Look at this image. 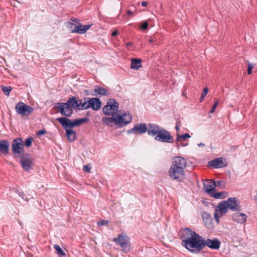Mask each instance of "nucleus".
Segmentation results:
<instances>
[{
    "mask_svg": "<svg viewBox=\"0 0 257 257\" xmlns=\"http://www.w3.org/2000/svg\"><path fill=\"white\" fill-rule=\"evenodd\" d=\"M94 92L102 96H108L110 94L107 89L97 85L95 86Z\"/></svg>",
    "mask_w": 257,
    "mask_h": 257,
    "instance_id": "obj_27",
    "label": "nucleus"
},
{
    "mask_svg": "<svg viewBox=\"0 0 257 257\" xmlns=\"http://www.w3.org/2000/svg\"><path fill=\"white\" fill-rule=\"evenodd\" d=\"M221 242L217 238L213 239L207 238L205 239L204 238V249L206 246L214 250H217L220 248Z\"/></svg>",
    "mask_w": 257,
    "mask_h": 257,
    "instance_id": "obj_14",
    "label": "nucleus"
},
{
    "mask_svg": "<svg viewBox=\"0 0 257 257\" xmlns=\"http://www.w3.org/2000/svg\"><path fill=\"white\" fill-rule=\"evenodd\" d=\"M92 25V24L82 25L80 23H76V26L74 27V29L72 30V33H77L79 34H84Z\"/></svg>",
    "mask_w": 257,
    "mask_h": 257,
    "instance_id": "obj_17",
    "label": "nucleus"
},
{
    "mask_svg": "<svg viewBox=\"0 0 257 257\" xmlns=\"http://www.w3.org/2000/svg\"><path fill=\"white\" fill-rule=\"evenodd\" d=\"M247 73L248 75H250L252 73V69L254 67V65L251 64L248 60L247 61Z\"/></svg>",
    "mask_w": 257,
    "mask_h": 257,
    "instance_id": "obj_37",
    "label": "nucleus"
},
{
    "mask_svg": "<svg viewBox=\"0 0 257 257\" xmlns=\"http://www.w3.org/2000/svg\"><path fill=\"white\" fill-rule=\"evenodd\" d=\"M238 148V146H232L230 148V151H234Z\"/></svg>",
    "mask_w": 257,
    "mask_h": 257,
    "instance_id": "obj_47",
    "label": "nucleus"
},
{
    "mask_svg": "<svg viewBox=\"0 0 257 257\" xmlns=\"http://www.w3.org/2000/svg\"><path fill=\"white\" fill-rule=\"evenodd\" d=\"M10 144L7 140L0 141V152L4 155H8L9 152Z\"/></svg>",
    "mask_w": 257,
    "mask_h": 257,
    "instance_id": "obj_22",
    "label": "nucleus"
},
{
    "mask_svg": "<svg viewBox=\"0 0 257 257\" xmlns=\"http://www.w3.org/2000/svg\"><path fill=\"white\" fill-rule=\"evenodd\" d=\"M70 20L72 21L71 22H75L76 23H80V21L76 18H71Z\"/></svg>",
    "mask_w": 257,
    "mask_h": 257,
    "instance_id": "obj_45",
    "label": "nucleus"
},
{
    "mask_svg": "<svg viewBox=\"0 0 257 257\" xmlns=\"http://www.w3.org/2000/svg\"><path fill=\"white\" fill-rule=\"evenodd\" d=\"M47 133L46 130L45 128L39 130L38 132L36 133V137L40 138L41 136L44 135Z\"/></svg>",
    "mask_w": 257,
    "mask_h": 257,
    "instance_id": "obj_35",
    "label": "nucleus"
},
{
    "mask_svg": "<svg viewBox=\"0 0 257 257\" xmlns=\"http://www.w3.org/2000/svg\"><path fill=\"white\" fill-rule=\"evenodd\" d=\"M188 143H183L182 142H181L180 144H179L180 146H182V147H185V146H188Z\"/></svg>",
    "mask_w": 257,
    "mask_h": 257,
    "instance_id": "obj_50",
    "label": "nucleus"
},
{
    "mask_svg": "<svg viewBox=\"0 0 257 257\" xmlns=\"http://www.w3.org/2000/svg\"><path fill=\"white\" fill-rule=\"evenodd\" d=\"M182 245L193 253H198L204 249V238L189 227L181 228L179 232Z\"/></svg>",
    "mask_w": 257,
    "mask_h": 257,
    "instance_id": "obj_1",
    "label": "nucleus"
},
{
    "mask_svg": "<svg viewBox=\"0 0 257 257\" xmlns=\"http://www.w3.org/2000/svg\"><path fill=\"white\" fill-rule=\"evenodd\" d=\"M118 34V31L117 30H115L112 32L111 33V36L112 37H115Z\"/></svg>",
    "mask_w": 257,
    "mask_h": 257,
    "instance_id": "obj_48",
    "label": "nucleus"
},
{
    "mask_svg": "<svg viewBox=\"0 0 257 257\" xmlns=\"http://www.w3.org/2000/svg\"><path fill=\"white\" fill-rule=\"evenodd\" d=\"M218 103H219V101L218 100H216L214 102V103L213 106H212L211 109L209 111V113H213L214 112V111L215 110V109H216L217 106L218 104Z\"/></svg>",
    "mask_w": 257,
    "mask_h": 257,
    "instance_id": "obj_40",
    "label": "nucleus"
},
{
    "mask_svg": "<svg viewBox=\"0 0 257 257\" xmlns=\"http://www.w3.org/2000/svg\"><path fill=\"white\" fill-rule=\"evenodd\" d=\"M54 248H55L57 253L58 254L60 257L66 256V255L65 252L59 245L57 244H54Z\"/></svg>",
    "mask_w": 257,
    "mask_h": 257,
    "instance_id": "obj_29",
    "label": "nucleus"
},
{
    "mask_svg": "<svg viewBox=\"0 0 257 257\" xmlns=\"http://www.w3.org/2000/svg\"><path fill=\"white\" fill-rule=\"evenodd\" d=\"M15 109L17 113L22 116H28L32 112V107L22 102H18Z\"/></svg>",
    "mask_w": 257,
    "mask_h": 257,
    "instance_id": "obj_12",
    "label": "nucleus"
},
{
    "mask_svg": "<svg viewBox=\"0 0 257 257\" xmlns=\"http://www.w3.org/2000/svg\"><path fill=\"white\" fill-rule=\"evenodd\" d=\"M191 137L190 135L188 133H185L182 135H179L177 134L176 138V147L178 149L180 148L179 142L181 141H185L187 139Z\"/></svg>",
    "mask_w": 257,
    "mask_h": 257,
    "instance_id": "obj_25",
    "label": "nucleus"
},
{
    "mask_svg": "<svg viewBox=\"0 0 257 257\" xmlns=\"http://www.w3.org/2000/svg\"><path fill=\"white\" fill-rule=\"evenodd\" d=\"M141 5L143 7H146L148 5V3L146 1H143L141 3Z\"/></svg>",
    "mask_w": 257,
    "mask_h": 257,
    "instance_id": "obj_49",
    "label": "nucleus"
},
{
    "mask_svg": "<svg viewBox=\"0 0 257 257\" xmlns=\"http://www.w3.org/2000/svg\"><path fill=\"white\" fill-rule=\"evenodd\" d=\"M228 207L226 200L221 201L215 208V211L219 212L220 216H222L227 212Z\"/></svg>",
    "mask_w": 257,
    "mask_h": 257,
    "instance_id": "obj_20",
    "label": "nucleus"
},
{
    "mask_svg": "<svg viewBox=\"0 0 257 257\" xmlns=\"http://www.w3.org/2000/svg\"><path fill=\"white\" fill-rule=\"evenodd\" d=\"M226 182L224 181L217 180V187L220 188L221 189H224L225 188Z\"/></svg>",
    "mask_w": 257,
    "mask_h": 257,
    "instance_id": "obj_36",
    "label": "nucleus"
},
{
    "mask_svg": "<svg viewBox=\"0 0 257 257\" xmlns=\"http://www.w3.org/2000/svg\"><path fill=\"white\" fill-rule=\"evenodd\" d=\"M181 126V122L180 121H177L175 126V130L177 132H179L180 129L179 127Z\"/></svg>",
    "mask_w": 257,
    "mask_h": 257,
    "instance_id": "obj_44",
    "label": "nucleus"
},
{
    "mask_svg": "<svg viewBox=\"0 0 257 257\" xmlns=\"http://www.w3.org/2000/svg\"><path fill=\"white\" fill-rule=\"evenodd\" d=\"M169 174L170 178L173 180H176L177 182H181L185 178L184 170L177 168L176 166H171L169 170Z\"/></svg>",
    "mask_w": 257,
    "mask_h": 257,
    "instance_id": "obj_9",
    "label": "nucleus"
},
{
    "mask_svg": "<svg viewBox=\"0 0 257 257\" xmlns=\"http://www.w3.org/2000/svg\"><path fill=\"white\" fill-rule=\"evenodd\" d=\"M21 163L22 168L26 171H29L31 168L32 161L30 155L25 154L21 156Z\"/></svg>",
    "mask_w": 257,
    "mask_h": 257,
    "instance_id": "obj_16",
    "label": "nucleus"
},
{
    "mask_svg": "<svg viewBox=\"0 0 257 257\" xmlns=\"http://www.w3.org/2000/svg\"><path fill=\"white\" fill-rule=\"evenodd\" d=\"M32 143V137H30L27 138L25 142H24V144L27 147H29L31 146Z\"/></svg>",
    "mask_w": 257,
    "mask_h": 257,
    "instance_id": "obj_38",
    "label": "nucleus"
},
{
    "mask_svg": "<svg viewBox=\"0 0 257 257\" xmlns=\"http://www.w3.org/2000/svg\"><path fill=\"white\" fill-rule=\"evenodd\" d=\"M211 181V183L212 185V186H213L214 188H215L216 187H217V181H215L213 180H206V181Z\"/></svg>",
    "mask_w": 257,
    "mask_h": 257,
    "instance_id": "obj_43",
    "label": "nucleus"
},
{
    "mask_svg": "<svg viewBox=\"0 0 257 257\" xmlns=\"http://www.w3.org/2000/svg\"><path fill=\"white\" fill-rule=\"evenodd\" d=\"M228 209L233 211L240 212L241 211V206L238 202L237 197H230L226 200Z\"/></svg>",
    "mask_w": 257,
    "mask_h": 257,
    "instance_id": "obj_15",
    "label": "nucleus"
},
{
    "mask_svg": "<svg viewBox=\"0 0 257 257\" xmlns=\"http://www.w3.org/2000/svg\"><path fill=\"white\" fill-rule=\"evenodd\" d=\"M173 161L171 165L176 166L177 168L184 170L186 166V160L181 156H178L173 158Z\"/></svg>",
    "mask_w": 257,
    "mask_h": 257,
    "instance_id": "obj_18",
    "label": "nucleus"
},
{
    "mask_svg": "<svg viewBox=\"0 0 257 257\" xmlns=\"http://www.w3.org/2000/svg\"><path fill=\"white\" fill-rule=\"evenodd\" d=\"M154 123H149L147 124L146 123H137L134 125L131 129L127 131V134H133L135 135H141L146 133L150 136V131L154 127Z\"/></svg>",
    "mask_w": 257,
    "mask_h": 257,
    "instance_id": "obj_5",
    "label": "nucleus"
},
{
    "mask_svg": "<svg viewBox=\"0 0 257 257\" xmlns=\"http://www.w3.org/2000/svg\"><path fill=\"white\" fill-rule=\"evenodd\" d=\"M76 23H74L70 21L66 23V25L67 28L69 30L70 32L72 33V30L74 29V27L76 26Z\"/></svg>",
    "mask_w": 257,
    "mask_h": 257,
    "instance_id": "obj_34",
    "label": "nucleus"
},
{
    "mask_svg": "<svg viewBox=\"0 0 257 257\" xmlns=\"http://www.w3.org/2000/svg\"><path fill=\"white\" fill-rule=\"evenodd\" d=\"M84 93L86 95H88L89 94V91L87 89L84 90Z\"/></svg>",
    "mask_w": 257,
    "mask_h": 257,
    "instance_id": "obj_52",
    "label": "nucleus"
},
{
    "mask_svg": "<svg viewBox=\"0 0 257 257\" xmlns=\"http://www.w3.org/2000/svg\"><path fill=\"white\" fill-rule=\"evenodd\" d=\"M109 221L107 220L101 219L97 223V225L102 226L108 225Z\"/></svg>",
    "mask_w": 257,
    "mask_h": 257,
    "instance_id": "obj_39",
    "label": "nucleus"
},
{
    "mask_svg": "<svg viewBox=\"0 0 257 257\" xmlns=\"http://www.w3.org/2000/svg\"><path fill=\"white\" fill-rule=\"evenodd\" d=\"M247 216L242 213L236 212L232 215V219L237 223H242L246 221Z\"/></svg>",
    "mask_w": 257,
    "mask_h": 257,
    "instance_id": "obj_23",
    "label": "nucleus"
},
{
    "mask_svg": "<svg viewBox=\"0 0 257 257\" xmlns=\"http://www.w3.org/2000/svg\"><path fill=\"white\" fill-rule=\"evenodd\" d=\"M203 188L204 189V192L211 197L212 194H213L216 191L215 188L212 186V185L206 184L204 183H203Z\"/></svg>",
    "mask_w": 257,
    "mask_h": 257,
    "instance_id": "obj_26",
    "label": "nucleus"
},
{
    "mask_svg": "<svg viewBox=\"0 0 257 257\" xmlns=\"http://www.w3.org/2000/svg\"><path fill=\"white\" fill-rule=\"evenodd\" d=\"M83 99L87 100V105L85 107L86 109L91 108L93 110L97 111L101 108L102 103L99 98L84 97Z\"/></svg>",
    "mask_w": 257,
    "mask_h": 257,
    "instance_id": "obj_11",
    "label": "nucleus"
},
{
    "mask_svg": "<svg viewBox=\"0 0 257 257\" xmlns=\"http://www.w3.org/2000/svg\"><path fill=\"white\" fill-rule=\"evenodd\" d=\"M127 114L125 112H124L123 113H121V114H117V115L116 117H120L121 118V119L120 122V127H122L123 126H125L128 124H129L132 121L133 119L132 116L130 114H128V119H125V117L126 116Z\"/></svg>",
    "mask_w": 257,
    "mask_h": 257,
    "instance_id": "obj_21",
    "label": "nucleus"
},
{
    "mask_svg": "<svg viewBox=\"0 0 257 257\" xmlns=\"http://www.w3.org/2000/svg\"><path fill=\"white\" fill-rule=\"evenodd\" d=\"M227 166V163L226 162V160L222 157L217 158L209 161L207 165L208 168L214 169L225 167Z\"/></svg>",
    "mask_w": 257,
    "mask_h": 257,
    "instance_id": "obj_13",
    "label": "nucleus"
},
{
    "mask_svg": "<svg viewBox=\"0 0 257 257\" xmlns=\"http://www.w3.org/2000/svg\"><path fill=\"white\" fill-rule=\"evenodd\" d=\"M125 45H126V47H128V46H132L133 45V43L132 42H128Z\"/></svg>",
    "mask_w": 257,
    "mask_h": 257,
    "instance_id": "obj_53",
    "label": "nucleus"
},
{
    "mask_svg": "<svg viewBox=\"0 0 257 257\" xmlns=\"http://www.w3.org/2000/svg\"><path fill=\"white\" fill-rule=\"evenodd\" d=\"M24 141L21 138L14 139L12 143V151L15 157H18L24 152Z\"/></svg>",
    "mask_w": 257,
    "mask_h": 257,
    "instance_id": "obj_8",
    "label": "nucleus"
},
{
    "mask_svg": "<svg viewBox=\"0 0 257 257\" xmlns=\"http://www.w3.org/2000/svg\"><path fill=\"white\" fill-rule=\"evenodd\" d=\"M111 117H102V121L109 127L115 126L116 128H120V122L121 119L120 117H116V114H111Z\"/></svg>",
    "mask_w": 257,
    "mask_h": 257,
    "instance_id": "obj_10",
    "label": "nucleus"
},
{
    "mask_svg": "<svg viewBox=\"0 0 257 257\" xmlns=\"http://www.w3.org/2000/svg\"><path fill=\"white\" fill-rule=\"evenodd\" d=\"M1 88L4 93L7 95L9 96L10 93L12 90V88L11 86H7L5 85H1Z\"/></svg>",
    "mask_w": 257,
    "mask_h": 257,
    "instance_id": "obj_30",
    "label": "nucleus"
},
{
    "mask_svg": "<svg viewBox=\"0 0 257 257\" xmlns=\"http://www.w3.org/2000/svg\"><path fill=\"white\" fill-rule=\"evenodd\" d=\"M157 40V39L156 37L155 36H154L153 37H151L149 39V43H152L154 42H156Z\"/></svg>",
    "mask_w": 257,
    "mask_h": 257,
    "instance_id": "obj_46",
    "label": "nucleus"
},
{
    "mask_svg": "<svg viewBox=\"0 0 257 257\" xmlns=\"http://www.w3.org/2000/svg\"><path fill=\"white\" fill-rule=\"evenodd\" d=\"M220 216V214L219 215L217 212L215 211L214 214V217L215 221L216 222V223L217 224H218L220 222V220H219Z\"/></svg>",
    "mask_w": 257,
    "mask_h": 257,
    "instance_id": "obj_41",
    "label": "nucleus"
},
{
    "mask_svg": "<svg viewBox=\"0 0 257 257\" xmlns=\"http://www.w3.org/2000/svg\"><path fill=\"white\" fill-rule=\"evenodd\" d=\"M202 218L205 225L207 228L210 229L213 227V219L211 215L208 212L203 211L202 213Z\"/></svg>",
    "mask_w": 257,
    "mask_h": 257,
    "instance_id": "obj_19",
    "label": "nucleus"
},
{
    "mask_svg": "<svg viewBox=\"0 0 257 257\" xmlns=\"http://www.w3.org/2000/svg\"><path fill=\"white\" fill-rule=\"evenodd\" d=\"M228 196V192L226 191L214 192L212 195V197L215 199H224Z\"/></svg>",
    "mask_w": 257,
    "mask_h": 257,
    "instance_id": "obj_28",
    "label": "nucleus"
},
{
    "mask_svg": "<svg viewBox=\"0 0 257 257\" xmlns=\"http://www.w3.org/2000/svg\"><path fill=\"white\" fill-rule=\"evenodd\" d=\"M198 146L199 147H204L205 145L203 143H200V144H198Z\"/></svg>",
    "mask_w": 257,
    "mask_h": 257,
    "instance_id": "obj_54",
    "label": "nucleus"
},
{
    "mask_svg": "<svg viewBox=\"0 0 257 257\" xmlns=\"http://www.w3.org/2000/svg\"><path fill=\"white\" fill-rule=\"evenodd\" d=\"M113 241L120 245L125 253L130 251V239L127 235H124L122 233L119 234L117 237L113 238Z\"/></svg>",
    "mask_w": 257,
    "mask_h": 257,
    "instance_id": "obj_7",
    "label": "nucleus"
},
{
    "mask_svg": "<svg viewBox=\"0 0 257 257\" xmlns=\"http://www.w3.org/2000/svg\"><path fill=\"white\" fill-rule=\"evenodd\" d=\"M149 27V24L147 22V21H143L140 25V29L143 31H145V30H147Z\"/></svg>",
    "mask_w": 257,
    "mask_h": 257,
    "instance_id": "obj_33",
    "label": "nucleus"
},
{
    "mask_svg": "<svg viewBox=\"0 0 257 257\" xmlns=\"http://www.w3.org/2000/svg\"><path fill=\"white\" fill-rule=\"evenodd\" d=\"M90 112L88 111H87V112H86V116H90Z\"/></svg>",
    "mask_w": 257,
    "mask_h": 257,
    "instance_id": "obj_55",
    "label": "nucleus"
},
{
    "mask_svg": "<svg viewBox=\"0 0 257 257\" xmlns=\"http://www.w3.org/2000/svg\"><path fill=\"white\" fill-rule=\"evenodd\" d=\"M83 169L85 172H89L90 171L91 167L89 165H84Z\"/></svg>",
    "mask_w": 257,
    "mask_h": 257,
    "instance_id": "obj_42",
    "label": "nucleus"
},
{
    "mask_svg": "<svg viewBox=\"0 0 257 257\" xmlns=\"http://www.w3.org/2000/svg\"><path fill=\"white\" fill-rule=\"evenodd\" d=\"M142 60L140 58H133L131 59V64L130 68L134 70H139L142 67Z\"/></svg>",
    "mask_w": 257,
    "mask_h": 257,
    "instance_id": "obj_24",
    "label": "nucleus"
},
{
    "mask_svg": "<svg viewBox=\"0 0 257 257\" xmlns=\"http://www.w3.org/2000/svg\"><path fill=\"white\" fill-rule=\"evenodd\" d=\"M152 128L153 129L150 131V136L155 137L156 141L166 143H174V140L173 136L164 128L154 123V127Z\"/></svg>",
    "mask_w": 257,
    "mask_h": 257,
    "instance_id": "obj_4",
    "label": "nucleus"
},
{
    "mask_svg": "<svg viewBox=\"0 0 257 257\" xmlns=\"http://www.w3.org/2000/svg\"><path fill=\"white\" fill-rule=\"evenodd\" d=\"M53 109L59 112L63 117H70L73 114L74 109L80 110L78 99L73 96L69 97L66 102L55 103Z\"/></svg>",
    "mask_w": 257,
    "mask_h": 257,
    "instance_id": "obj_3",
    "label": "nucleus"
},
{
    "mask_svg": "<svg viewBox=\"0 0 257 257\" xmlns=\"http://www.w3.org/2000/svg\"><path fill=\"white\" fill-rule=\"evenodd\" d=\"M208 90H209V89H208V87H204L203 88V91H202L201 96L199 98L200 102H202L203 101L204 97H205V96L207 95V94L208 92Z\"/></svg>",
    "mask_w": 257,
    "mask_h": 257,
    "instance_id": "obj_32",
    "label": "nucleus"
},
{
    "mask_svg": "<svg viewBox=\"0 0 257 257\" xmlns=\"http://www.w3.org/2000/svg\"><path fill=\"white\" fill-rule=\"evenodd\" d=\"M118 108V103L113 98H109L106 105L102 108V112L104 115L109 116L111 114H116Z\"/></svg>",
    "mask_w": 257,
    "mask_h": 257,
    "instance_id": "obj_6",
    "label": "nucleus"
},
{
    "mask_svg": "<svg viewBox=\"0 0 257 257\" xmlns=\"http://www.w3.org/2000/svg\"><path fill=\"white\" fill-rule=\"evenodd\" d=\"M126 14L128 15H132L133 14V12H132L130 10H128L126 11Z\"/></svg>",
    "mask_w": 257,
    "mask_h": 257,
    "instance_id": "obj_51",
    "label": "nucleus"
},
{
    "mask_svg": "<svg viewBox=\"0 0 257 257\" xmlns=\"http://www.w3.org/2000/svg\"><path fill=\"white\" fill-rule=\"evenodd\" d=\"M56 120L59 122L65 131L66 136L70 142H73L77 139V134L73 130V128L90 121V119L88 117L79 118L71 120L67 117H60L57 118Z\"/></svg>",
    "mask_w": 257,
    "mask_h": 257,
    "instance_id": "obj_2",
    "label": "nucleus"
},
{
    "mask_svg": "<svg viewBox=\"0 0 257 257\" xmlns=\"http://www.w3.org/2000/svg\"><path fill=\"white\" fill-rule=\"evenodd\" d=\"M78 107L80 110L86 109V107H85L87 105V100H84L83 102L82 99H78Z\"/></svg>",
    "mask_w": 257,
    "mask_h": 257,
    "instance_id": "obj_31",
    "label": "nucleus"
}]
</instances>
